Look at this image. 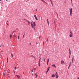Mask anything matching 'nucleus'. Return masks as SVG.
I'll list each match as a JSON object with an SVG mask.
<instances>
[{
	"label": "nucleus",
	"mask_w": 79,
	"mask_h": 79,
	"mask_svg": "<svg viewBox=\"0 0 79 79\" xmlns=\"http://www.w3.org/2000/svg\"><path fill=\"white\" fill-rule=\"evenodd\" d=\"M74 59V56H73L72 59V62L73 63Z\"/></svg>",
	"instance_id": "f8f14e48"
},
{
	"label": "nucleus",
	"mask_w": 79,
	"mask_h": 79,
	"mask_svg": "<svg viewBox=\"0 0 79 79\" xmlns=\"http://www.w3.org/2000/svg\"><path fill=\"white\" fill-rule=\"evenodd\" d=\"M70 34L69 35V36L70 37H72V35H73V32L72 31H70Z\"/></svg>",
	"instance_id": "f03ea898"
},
{
	"label": "nucleus",
	"mask_w": 79,
	"mask_h": 79,
	"mask_svg": "<svg viewBox=\"0 0 79 79\" xmlns=\"http://www.w3.org/2000/svg\"><path fill=\"white\" fill-rule=\"evenodd\" d=\"M31 26L32 27V28H33V24L32 22H31Z\"/></svg>",
	"instance_id": "423d86ee"
},
{
	"label": "nucleus",
	"mask_w": 79,
	"mask_h": 79,
	"mask_svg": "<svg viewBox=\"0 0 79 79\" xmlns=\"http://www.w3.org/2000/svg\"><path fill=\"white\" fill-rule=\"evenodd\" d=\"M55 77V74H52V77H53V78H54V77Z\"/></svg>",
	"instance_id": "9b49d317"
},
{
	"label": "nucleus",
	"mask_w": 79,
	"mask_h": 79,
	"mask_svg": "<svg viewBox=\"0 0 79 79\" xmlns=\"http://www.w3.org/2000/svg\"><path fill=\"white\" fill-rule=\"evenodd\" d=\"M31 72H33V70H32L31 71Z\"/></svg>",
	"instance_id": "a19ab883"
},
{
	"label": "nucleus",
	"mask_w": 79,
	"mask_h": 79,
	"mask_svg": "<svg viewBox=\"0 0 79 79\" xmlns=\"http://www.w3.org/2000/svg\"><path fill=\"white\" fill-rule=\"evenodd\" d=\"M46 42H48V40H47Z\"/></svg>",
	"instance_id": "de8ad7c7"
},
{
	"label": "nucleus",
	"mask_w": 79,
	"mask_h": 79,
	"mask_svg": "<svg viewBox=\"0 0 79 79\" xmlns=\"http://www.w3.org/2000/svg\"><path fill=\"white\" fill-rule=\"evenodd\" d=\"M8 21H7V22H6V23H7V22H8Z\"/></svg>",
	"instance_id": "09e8293b"
},
{
	"label": "nucleus",
	"mask_w": 79,
	"mask_h": 79,
	"mask_svg": "<svg viewBox=\"0 0 79 79\" xmlns=\"http://www.w3.org/2000/svg\"><path fill=\"white\" fill-rule=\"evenodd\" d=\"M7 63H8V60H7Z\"/></svg>",
	"instance_id": "c03bdc74"
},
{
	"label": "nucleus",
	"mask_w": 79,
	"mask_h": 79,
	"mask_svg": "<svg viewBox=\"0 0 79 79\" xmlns=\"http://www.w3.org/2000/svg\"><path fill=\"white\" fill-rule=\"evenodd\" d=\"M38 65H39V67H40V65H41V64H40V62H39L38 63Z\"/></svg>",
	"instance_id": "4468645a"
},
{
	"label": "nucleus",
	"mask_w": 79,
	"mask_h": 79,
	"mask_svg": "<svg viewBox=\"0 0 79 79\" xmlns=\"http://www.w3.org/2000/svg\"><path fill=\"white\" fill-rule=\"evenodd\" d=\"M7 25H8V24L7 23H6Z\"/></svg>",
	"instance_id": "6e6d98bb"
},
{
	"label": "nucleus",
	"mask_w": 79,
	"mask_h": 79,
	"mask_svg": "<svg viewBox=\"0 0 79 79\" xmlns=\"http://www.w3.org/2000/svg\"><path fill=\"white\" fill-rule=\"evenodd\" d=\"M41 58H40V59H39V62L40 63V62H41Z\"/></svg>",
	"instance_id": "412c9836"
},
{
	"label": "nucleus",
	"mask_w": 79,
	"mask_h": 79,
	"mask_svg": "<svg viewBox=\"0 0 79 79\" xmlns=\"http://www.w3.org/2000/svg\"><path fill=\"white\" fill-rule=\"evenodd\" d=\"M14 69H15V70H16V67H15Z\"/></svg>",
	"instance_id": "cd10ccee"
},
{
	"label": "nucleus",
	"mask_w": 79,
	"mask_h": 79,
	"mask_svg": "<svg viewBox=\"0 0 79 79\" xmlns=\"http://www.w3.org/2000/svg\"><path fill=\"white\" fill-rule=\"evenodd\" d=\"M2 47H4V45H2Z\"/></svg>",
	"instance_id": "79ce46f5"
},
{
	"label": "nucleus",
	"mask_w": 79,
	"mask_h": 79,
	"mask_svg": "<svg viewBox=\"0 0 79 79\" xmlns=\"http://www.w3.org/2000/svg\"><path fill=\"white\" fill-rule=\"evenodd\" d=\"M64 61L63 60H62L61 61V64H64Z\"/></svg>",
	"instance_id": "39448f33"
},
{
	"label": "nucleus",
	"mask_w": 79,
	"mask_h": 79,
	"mask_svg": "<svg viewBox=\"0 0 79 79\" xmlns=\"http://www.w3.org/2000/svg\"><path fill=\"white\" fill-rule=\"evenodd\" d=\"M56 14H57V18H59V17H58V14L57 13V12H56Z\"/></svg>",
	"instance_id": "6ab92c4d"
},
{
	"label": "nucleus",
	"mask_w": 79,
	"mask_h": 79,
	"mask_svg": "<svg viewBox=\"0 0 79 79\" xmlns=\"http://www.w3.org/2000/svg\"><path fill=\"white\" fill-rule=\"evenodd\" d=\"M47 40H48V38H47Z\"/></svg>",
	"instance_id": "864d4df0"
},
{
	"label": "nucleus",
	"mask_w": 79,
	"mask_h": 79,
	"mask_svg": "<svg viewBox=\"0 0 79 79\" xmlns=\"http://www.w3.org/2000/svg\"><path fill=\"white\" fill-rule=\"evenodd\" d=\"M18 39H20V37L19 36H18Z\"/></svg>",
	"instance_id": "a878e982"
},
{
	"label": "nucleus",
	"mask_w": 79,
	"mask_h": 79,
	"mask_svg": "<svg viewBox=\"0 0 79 79\" xmlns=\"http://www.w3.org/2000/svg\"><path fill=\"white\" fill-rule=\"evenodd\" d=\"M8 70L9 71L8 72V73H10V70L9 69H8Z\"/></svg>",
	"instance_id": "5701e85b"
},
{
	"label": "nucleus",
	"mask_w": 79,
	"mask_h": 79,
	"mask_svg": "<svg viewBox=\"0 0 79 79\" xmlns=\"http://www.w3.org/2000/svg\"><path fill=\"white\" fill-rule=\"evenodd\" d=\"M48 71L47 70L46 72V74H47V73L48 72Z\"/></svg>",
	"instance_id": "bb28decb"
},
{
	"label": "nucleus",
	"mask_w": 79,
	"mask_h": 79,
	"mask_svg": "<svg viewBox=\"0 0 79 79\" xmlns=\"http://www.w3.org/2000/svg\"><path fill=\"white\" fill-rule=\"evenodd\" d=\"M35 27H33V28H34V30H35Z\"/></svg>",
	"instance_id": "f704fd0d"
},
{
	"label": "nucleus",
	"mask_w": 79,
	"mask_h": 79,
	"mask_svg": "<svg viewBox=\"0 0 79 79\" xmlns=\"http://www.w3.org/2000/svg\"><path fill=\"white\" fill-rule=\"evenodd\" d=\"M70 65H71L72 64V62H71L70 63V64H69Z\"/></svg>",
	"instance_id": "c756f323"
},
{
	"label": "nucleus",
	"mask_w": 79,
	"mask_h": 79,
	"mask_svg": "<svg viewBox=\"0 0 79 79\" xmlns=\"http://www.w3.org/2000/svg\"><path fill=\"white\" fill-rule=\"evenodd\" d=\"M44 61H45V59H44Z\"/></svg>",
	"instance_id": "603ef678"
},
{
	"label": "nucleus",
	"mask_w": 79,
	"mask_h": 79,
	"mask_svg": "<svg viewBox=\"0 0 79 79\" xmlns=\"http://www.w3.org/2000/svg\"><path fill=\"white\" fill-rule=\"evenodd\" d=\"M36 75H37V73H36L35 74V76H37Z\"/></svg>",
	"instance_id": "58836bf2"
},
{
	"label": "nucleus",
	"mask_w": 79,
	"mask_h": 79,
	"mask_svg": "<svg viewBox=\"0 0 79 79\" xmlns=\"http://www.w3.org/2000/svg\"><path fill=\"white\" fill-rule=\"evenodd\" d=\"M77 79H79V77Z\"/></svg>",
	"instance_id": "4d7b16f0"
},
{
	"label": "nucleus",
	"mask_w": 79,
	"mask_h": 79,
	"mask_svg": "<svg viewBox=\"0 0 79 79\" xmlns=\"http://www.w3.org/2000/svg\"><path fill=\"white\" fill-rule=\"evenodd\" d=\"M11 58H13V54L12 53L11 54Z\"/></svg>",
	"instance_id": "393cba45"
},
{
	"label": "nucleus",
	"mask_w": 79,
	"mask_h": 79,
	"mask_svg": "<svg viewBox=\"0 0 79 79\" xmlns=\"http://www.w3.org/2000/svg\"><path fill=\"white\" fill-rule=\"evenodd\" d=\"M36 25V23L35 22H33V27H35Z\"/></svg>",
	"instance_id": "6e6552de"
},
{
	"label": "nucleus",
	"mask_w": 79,
	"mask_h": 79,
	"mask_svg": "<svg viewBox=\"0 0 79 79\" xmlns=\"http://www.w3.org/2000/svg\"><path fill=\"white\" fill-rule=\"evenodd\" d=\"M1 47V45H0V47Z\"/></svg>",
	"instance_id": "680f3d73"
},
{
	"label": "nucleus",
	"mask_w": 79,
	"mask_h": 79,
	"mask_svg": "<svg viewBox=\"0 0 79 79\" xmlns=\"http://www.w3.org/2000/svg\"><path fill=\"white\" fill-rule=\"evenodd\" d=\"M10 39H11L12 38V35H10Z\"/></svg>",
	"instance_id": "4be33fe9"
},
{
	"label": "nucleus",
	"mask_w": 79,
	"mask_h": 79,
	"mask_svg": "<svg viewBox=\"0 0 79 79\" xmlns=\"http://www.w3.org/2000/svg\"><path fill=\"white\" fill-rule=\"evenodd\" d=\"M50 2H51V3L52 5H53V3H52V1L51 0H50Z\"/></svg>",
	"instance_id": "a211bd4d"
},
{
	"label": "nucleus",
	"mask_w": 79,
	"mask_h": 79,
	"mask_svg": "<svg viewBox=\"0 0 79 79\" xmlns=\"http://www.w3.org/2000/svg\"><path fill=\"white\" fill-rule=\"evenodd\" d=\"M14 36H15V37H16V36H15V35H14Z\"/></svg>",
	"instance_id": "ea45409f"
},
{
	"label": "nucleus",
	"mask_w": 79,
	"mask_h": 79,
	"mask_svg": "<svg viewBox=\"0 0 79 79\" xmlns=\"http://www.w3.org/2000/svg\"><path fill=\"white\" fill-rule=\"evenodd\" d=\"M36 44H38V43H36Z\"/></svg>",
	"instance_id": "13d9d810"
},
{
	"label": "nucleus",
	"mask_w": 79,
	"mask_h": 79,
	"mask_svg": "<svg viewBox=\"0 0 79 79\" xmlns=\"http://www.w3.org/2000/svg\"><path fill=\"white\" fill-rule=\"evenodd\" d=\"M44 42L43 43V45H44Z\"/></svg>",
	"instance_id": "4c0bfd02"
},
{
	"label": "nucleus",
	"mask_w": 79,
	"mask_h": 79,
	"mask_svg": "<svg viewBox=\"0 0 79 79\" xmlns=\"http://www.w3.org/2000/svg\"><path fill=\"white\" fill-rule=\"evenodd\" d=\"M19 35H20L21 34H19Z\"/></svg>",
	"instance_id": "052dcab7"
},
{
	"label": "nucleus",
	"mask_w": 79,
	"mask_h": 79,
	"mask_svg": "<svg viewBox=\"0 0 79 79\" xmlns=\"http://www.w3.org/2000/svg\"><path fill=\"white\" fill-rule=\"evenodd\" d=\"M43 1L44 2V3H47L46 2H45L44 0H43Z\"/></svg>",
	"instance_id": "2f4dec72"
},
{
	"label": "nucleus",
	"mask_w": 79,
	"mask_h": 79,
	"mask_svg": "<svg viewBox=\"0 0 79 79\" xmlns=\"http://www.w3.org/2000/svg\"><path fill=\"white\" fill-rule=\"evenodd\" d=\"M22 79H23V78H22Z\"/></svg>",
	"instance_id": "338daca9"
},
{
	"label": "nucleus",
	"mask_w": 79,
	"mask_h": 79,
	"mask_svg": "<svg viewBox=\"0 0 79 79\" xmlns=\"http://www.w3.org/2000/svg\"><path fill=\"white\" fill-rule=\"evenodd\" d=\"M50 67H49L48 68V69H47V71H49V69H50Z\"/></svg>",
	"instance_id": "2eb2a0df"
},
{
	"label": "nucleus",
	"mask_w": 79,
	"mask_h": 79,
	"mask_svg": "<svg viewBox=\"0 0 79 79\" xmlns=\"http://www.w3.org/2000/svg\"><path fill=\"white\" fill-rule=\"evenodd\" d=\"M22 79H23V78H22Z\"/></svg>",
	"instance_id": "774afa93"
},
{
	"label": "nucleus",
	"mask_w": 79,
	"mask_h": 79,
	"mask_svg": "<svg viewBox=\"0 0 79 79\" xmlns=\"http://www.w3.org/2000/svg\"><path fill=\"white\" fill-rule=\"evenodd\" d=\"M23 38H24V37H25V34H24V35H23Z\"/></svg>",
	"instance_id": "c85d7f7f"
},
{
	"label": "nucleus",
	"mask_w": 79,
	"mask_h": 79,
	"mask_svg": "<svg viewBox=\"0 0 79 79\" xmlns=\"http://www.w3.org/2000/svg\"><path fill=\"white\" fill-rule=\"evenodd\" d=\"M49 61V59H48L47 60V65H48Z\"/></svg>",
	"instance_id": "ddd939ff"
},
{
	"label": "nucleus",
	"mask_w": 79,
	"mask_h": 79,
	"mask_svg": "<svg viewBox=\"0 0 79 79\" xmlns=\"http://www.w3.org/2000/svg\"><path fill=\"white\" fill-rule=\"evenodd\" d=\"M34 17L35 18V19L36 20H38V19L37 18V17L36 16V15H34Z\"/></svg>",
	"instance_id": "0eeeda50"
},
{
	"label": "nucleus",
	"mask_w": 79,
	"mask_h": 79,
	"mask_svg": "<svg viewBox=\"0 0 79 79\" xmlns=\"http://www.w3.org/2000/svg\"><path fill=\"white\" fill-rule=\"evenodd\" d=\"M33 56V57H34V56Z\"/></svg>",
	"instance_id": "e2e57ef3"
},
{
	"label": "nucleus",
	"mask_w": 79,
	"mask_h": 79,
	"mask_svg": "<svg viewBox=\"0 0 79 79\" xmlns=\"http://www.w3.org/2000/svg\"><path fill=\"white\" fill-rule=\"evenodd\" d=\"M7 76H9V74H7Z\"/></svg>",
	"instance_id": "37998d69"
},
{
	"label": "nucleus",
	"mask_w": 79,
	"mask_h": 79,
	"mask_svg": "<svg viewBox=\"0 0 79 79\" xmlns=\"http://www.w3.org/2000/svg\"><path fill=\"white\" fill-rule=\"evenodd\" d=\"M72 6H73V3H72Z\"/></svg>",
	"instance_id": "e433bc0d"
},
{
	"label": "nucleus",
	"mask_w": 79,
	"mask_h": 79,
	"mask_svg": "<svg viewBox=\"0 0 79 79\" xmlns=\"http://www.w3.org/2000/svg\"><path fill=\"white\" fill-rule=\"evenodd\" d=\"M30 45H31V43H30Z\"/></svg>",
	"instance_id": "49530a36"
},
{
	"label": "nucleus",
	"mask_w": 79,
	"mask_h": 79,
	"mask_svg": "<svg viewBox=\"0 0 79 79\" xmlns=\"http://www.w3.org/2000/svg\"><path fill=\"white\" fill-rule=\"evenodd\" d=\"M8 1L7 0H6V1Z\"/></svg>",
	"instance_id": "bf43d9fd"
},
{
	"label": "nucleus",
	"mask_w": 79,
	"mask_h": 79,
	"mask_svg": "<svg viewBox=\"0 0 79 79\" xmlns=\"http://www.w3.org/2000/svg\"><path fill=\"white\" fill-rule=\"evenodd\" d=\"M41 37H40H40L39 38H40Z\"/></svg>",
	"instance_id": "5fc2aeb1"
},
{
	"label": "nucleus",
	"mask_w": 79,
	"mask_h": 79,
	"mask_svg": "<svg viewBox=\"0 0 79 79\" xmlns=\"http://www.w3.org/2000/svg\"><path fill=\"white\" fill-rule=\"evenodd\" d=\"M55 75H56V78H58V73L57 72L56 73Z\"/></svg>",
	"instance_id": "7ed1b4c3"
},
{
	"label": "nucleus",
	"mask_w": 79,
	"mask_h": 79,
	"mask_svg": "<svg viewBox=\"0 0 79 79\" xmlns=\"http://www.w3.org/2000/svg\"><path fill=\"white\" fill-rule=\"evenodd\" d=\"M7 60H8V57L7 58Z\"/></svg>",
	"instance_id": "c9c22d12"
},
{
	"label": "nucleus",
	"mask_w": 79,
	"mask_h": 79,
	"mask_svg": "<svg viewBox=\"0 0 79 79\" xmlns=\"http://www.w3.org/2000/svg\"><path fill=\"white\" fill-rule=\"evenodd\" d=\"M52 67H53L54 68H56V65L55 64H53L52 65Z\"/></svg>",
	"instance_id": "9d476101"
},
{
	"label": "nucleus",
	"mask_w": 79,
	"mask_h": 79,
	"mask_svg": "<svg viewBox=\"0 0 79 79\" xmlns=\"http://www.w3.org/2000/svg\"><path fill=\"white\" fill-rule=\"evenodd\" d=\"M13 72H14V74H15V71L13 70Z\"/></svg>",
	"instance_id": "b1692460"
},
{
	"label": "nucleus",
	"mask_w": 79,
	"mask_h": 79,
	"mask_svg": "<svg viewBox=\"0 0 79 79\" xmlns=\"http://www.w3.org/2000/svg\"><path fill=\"white\" fill-rule=\"evenodd\" d=\"M15 31H14L13 32H12V33H13L14 32H15Z\"/></svg>",
	"instance_id": "3c124183"
},
{
	"label": "nucleus",
	"mask_w": 79,
	"mask_h": 79,
	"mask_svg": "<svg viewBox=\"0 0 79 79\" xmlns=\"http://www.w3.org/2000/svg\"><path fill=\"white\" fill-rule=\"evenodd\" d=\"M71 3H73L72 0H71Z\"/></svg>",
	"instance_id": "72a5a7b5"
},
{
	"label": "nucleus",
	"mask_w": 79,
	"mask_h": 79,
	"mask_svg": "<svg viewBox=\"0 0 79 79\" xmlns=\"http://www.w3.org/2000/svg\"><path fill=\"white\" fill-rule=\"evenodd\" d=\"M27 22L28 23V25H30V24L31 23L28 21H27Z\"/></svg>",
	"instance_id": "dca6fc26"
},
{
	"label": "nucleus",
	"mask_w": 79,
	"mask_h": 79,
	"mask_svg": "<svg viewBox=\"0 0 79 79\" xmlns=\"http://www.w3.org/2000/svg\"><path fill=\"white\" fill-rule=\"evenodd\" d=\"M8 77L9 78H9H10V76H8Z\"/></svg>",
	"instance_id": "473e14b6"
},
{
	"label": "nucleus",
	"mask_w": 79,
	"mask_h": 79,
	"mask_svg": "<svg viewBox=\"0 0 79 79\" xmlns=\"http://www.w3.org/2000/svg\"><path fill=\"white\" fill-rule=\"evenodd\" d=\"M41 0V1H43V0Z\"/></svg>",
	"instance_id": "0e129e2a"
},
{
	"label": "nucleus",
	"mask_w": 79,
	"mask_h": 79,
	"mask_svg": "<svg viewBox=\"0 0 79 79\" xmlns=\"http://www.w3.org/2000/svg\"><path fill=\"white\" fill-rule=\"evenodd\" d=\"M35 10H36V11H37V9H35Z\"/></svg>",
	"instance_id": "8fccbe9b"
},
{
	"label": "nucleus",
	"mask_w": 79,
	"mask_h": 79,
	"mask_svg": "<svg viewBox=\"0 0 79 79\" xmlns=\"http://www.w3.org/2000/svg\"><path fill=\"white\" fill-rule=\"evenodd\" d=\"M71 66V64H69V67H68V69H69V68Z\"/></svg>",
	"instance_id": "aec40b11"
},
{
	"label": "nucleus",
	"mask_w": 79,
	"mask_h": 79,
	"mask_svg": "<svg viewBox=\"0 0 79 79\" xmlns=\"http://www.w3.org/2000/svg\"><path fill=\"white\" fill-rule=\"evenodd\" d=\"M70 16H72V8H70Z\"/></svg>",
	"instance_id": "f257e3e1"
},
{
	"label": "nucleus",
	"mask_w": 79,
	"mask_h": 79,
	"mask_svg": "<svg viewBox=\"0 0 79 79\" xmlns=\"http://www.w3.org/2000/svg\"><path fill=\"white\" fill-rule=\"evenodd\" d=\"M47 22L48 23V25H49V22L48 19H47Z\"/></svg>",
	"instance_id": "f3484780"
},
{
	"label": "nucleus",
	"mask_w": 79,
	"mask_h": 79,
	"mask_svg": "<svg viewBox=\"0 0 79 79\" xmlns=\"http://www.w3.org/2000/svg\"><path fill=\"white\" fill-rule=\"evenodd\" d=\"M16 76H17V77L18 78V79H20V76L18 75H16Z\"/></svg>",
	"instance_id": "1a4fd4ad"
},
{
	"label": "nucleus",
	"mask_w": 79,
	"mask_h": 79,
	"mask_svg": "<svg viewBox=\"0 0 79 79\" xmlns=\"http://www.w3.org/2000/svg\"><path fill=\"white\" fill-rule=\"evenodd\" d=\"M31 75H32V76L33 75V73H31Z\"/></svg>",
	"instance_id": "a18cd8bd"
},
{
	"label": "nucleus",
	"mask_w": 79,
	"mask_h": 79,
	"mask_svg": "<svg viewBox=\"0 0 79 79\" xmlns=\"http://www.w3.org/2000/svg\"><path fill=\"white\" fill-rule=\"evenodd\" d=\"M69 58H70V55H71V50L70 48L69 49Z\"/></svg>",
	"instance_id": "20e7f679"
},
{
	"label": "nucleus",
	"mask_w": 79,
	"mask_h": 79,
	"mask_svg": "<svg viewBox=\"0 0 79 79\" xmlns=\"http://www.w3.org/2000/svg\"><path fill=\"white\" fill-rule=\"evenodd\" d=\"M1 1V0H0V1Z\"/></svg>",
	"instance_id": "69168bd1"
},
{
	"label": "nucleus",
	"mask_w": 79,
	"mask_h": 79,
	"mask_svg": "<svg viewBox=\"0 0 79 79\" xmlns=\"http://www.w3.org/2000/svg\"><path fill=\"white\" fill-rule=\"evenodd\" d=\"M38 77V75H36V76L35 77V78L36 79L37 77Z\"/></svg>",
	"instance_id": "7c9ffc66"
}]
</instances>
